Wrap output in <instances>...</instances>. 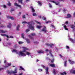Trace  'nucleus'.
I'll list each match as a JSON object with an SVG mask.
<instances>
[{"label":"nucleus","mask_w":75,"mask_h":75,"mask_svg":"<svg viewBox=\"0 0 75 75\" xmlns=\"http://www.w3.org/2000/svg\"><path fill=\"white\" fill-rule=\"evenodd\" d=\"M28 24L29 25V28L31 29V30H33V31H34V26L32 25V24H35L34 21H31L30 22H28Z\"/></svg>","instance_id":"nucleus-1"},{"label":"nucleus","mask_w":75,"mask_h":75,"mask_svg":"<svg viewBox=\"0 0 75 75\" xmlns=\"http://www.w3.org/2000/svg\"><path fill=\"white\" fill-rule=\"evenodd\" d=\"M23 50L21 52H19L21 56H26V54L24 53L23 52H26V50H28V49L27 48V47H23Z\"/></svg>","instance_id":"nucleus-2"},{"label":"nucleus","mask_w":75,"mask_h":75,"mask_svg":"<svg viewBox=\"0 0 75 75\" xmlns=\"http://www.w3.org/2000/svg\"><path fill=\"white\" fill-rule=\"evenodd\" d=\"M7 73L9 74H16L17 73V72L16 71H7Z\"/></svg>","instance_id":"nucleus-3"},{"label":"nucleus","mask_w":75,"mask_h":75,"mask_svg":"<svg viewBox=\"0 0 75 75\" xmlns=\"http://www.w3.org/2000/svg\"><path fill=\"white\" fill-rule=\"evenodd\" d=\"M41 31H44L45 33L47 32V28H46V27L44 26L43 27V28L41 30Z\"/></svg>","instance_id":"nucleus-4"},{"label":"nucleus","mask_w":75,"mask_h":75,"mask_svg":"<svg viewBox=\"0 0 75 75\" xmlns=\"http://www.w3.org/2000/svg\"><path fill=\"white\" fill-rule=\"evenodd\" d=\"M46 45H47V46H48V47L50 46V47L51 48H52V46H54V44H50L48 43H46Z\"/></svg>","instance_id":"nucleus-5"},{"label":"nucleus","mask_w":75,"mask_h":75,"mask_svg":"<svg viewBox=\"0 0 75 75\" xmlns=\"http://www.w3.org/2000/svg\"><path fill=\"white\" fill-rule=\"evenodd\" d=\"M7 18H8L9 19H11V20H14V17L11 16H7Z\"/></svg>","instance_id":"nucleus-6"},{"label":"nucleus","mask_w":75,"mask_h":75,"mask_svg":"<svg viewBox=\"0 0 75 75\" xmlns=\"http://www.w3.org/2000/svg\"><path fill=\"white\" fill-rule=\"evenodd\" d=\"M70 27L71 28H72L73 30H75V25H70Z\"/></svg>","instance_id":"nucleus-7"},{"label":"nucleus","mask_w":75,"mask_h":75,"mask_svg":"<svg viewBox=\"0 0 75 75\" xmlns=\"http://www.w3.org/2000/svg\"><path fill=\"white\" fill-rule=\"evenodd\" d=\"M7 27L9 28H11V23H9L8 24V25H7Z\"/></svg>","instance_id":"nucleus-8"},{"label":"nucleus","mask_w":75,"mask_h":75,"mask_svg":"<svg viewBox=\"0 0 75 75\" xmlns=\"http://www.w3.org/2000/svg\"><path fill=\"white\" fill-rule=\"evenodd\" d=\"M51 2L53 3H55V4H56V5H58V4H59V2H56L53 1H51Z\"/></svg>","instance_id":"nucleus-9"},{"label":"nucleus","mask_w":75,"mask_h":75,"mask_svg":"<svg viewBox=\"0 0 75 75\" xmlns=\"http://www.w3.org/2000/svg\"><path fill=\"white\" fill-rule=\"evenodd\" d=\"M48 67H47L46 68V74H48L49 72L48 71Z\"/></svg>","instance_id":"nucleus-10"},{"label":"nucleus","mask_w":75,"mask_h":75,"mask_svg":"<svg viewBox=\"0 0 75 75\" xmlns=\"http://www.w3.org/2000/svg\"><path fill=\"white\" fill-rule=\"evenodd\" d=\"M69 62H70V64L71 65H72V64H75V62L73 61L71 62V60H69Z\"/></svg>","instance_id":"nucleus-11"},{"label":"nucleus","mask_w":75,"mask_h":75,"mask_svg":"<svg viewBox=\"0 0 75 75\" xmlns=\"http://www.w3.org/2000/svg\"><path fill=\"white\" fill-rule=\"evenodd\" d=\"M28 36L31 40H34V38H33V36H31V35H28Z\"/></svg>","instance_id":"nucleus-12"},{"label":"nucleus","mask_w":75,"mask_h":75,"mask_svg":"<svg viewBox=\"0 0 75 75\" xmlns=\"http://www.w3.org/2000/svg\"><path fill=\"white\" fill-rule=\"evenodd\" d=\"M20 25H18L16 27V30L17 31H19V28H20Z\"/></svg>","instance_id":"nucleus-13"},{"label":"nucleus","mask_w":75,"mask_h":75,"mask_svg":"<svg viewBox=\"0 0 75 75\" xmlns=\"http://www.w3.org/2000/svg\"><path fill=\"white\" fill-rule=\"evenodd\" d=\"M38 3L39 6H42V3H41V2L40 1H38Z\"/></svg>","instance_id":"nucleus-14"},{"label":"nucleus","mask_w":75,"mask_h":75,"mask_svg":"<svg viewBox=\"0 0 75 75\" xmlns=\"http://www.w3.org/2000/svg\"><path fill=\"white\" fill-rule=\"evenodd\" d=\"M38 53L39 54H42V53H44V51L42 50H41L38 51Z\"/></svg>","instance_id":"nucleus-15"},{"label":"nucleus","mask_w":75,"mask_h":75,"mask_svg":"<svg viewBox=\"0 0 75 75\" xmlns=\"http://www.w3.org/2000/svg\"><path fill=\"white\" fill-rule=\"evenodd\" d=\"M67 60H66L65 61H64V67H67Z\"/></svg>","instance_id":"nucleus-16"},{"label":"nucleus","mask_w":75,"mask_h":75,"mask_svg":"<svg viewBox=\"0 0 75 75\" xmlns=\"http://www.w3.org/2000/svg\"><path fill=\"white\" fill-rule=\"evenodd\" d=\"M6 32H7V31L1 30H0V33H5Z\"/></svg>","instance_id":"nucleus-17"},{"label":"nucleus","mask_w":75,"mask_h":75,"mask_svg":"<svg viewBox=\"0 0 75 75\" xmlns=\"http://www.w3.org/2000/svg\"><path fill=\"white\" fill-rule=\"evenodd\" d=\"M55 64H50V66L51 67H52L53 68L55 67Z\"/></svg>","instance_id":"nucleus-18"},{"label":"nucleus","mask_w":75,"mask_h":75,"mask_svg":"<svg viewBox=\"0 0 75 75\" xmlns=\"http://www.w3.org/2000/svg\"><path fill=\"white\" fill-rule=\"evenodd\" d=\"M67 18H70V17H71V15L69 13L67 15Z\"/></svg>","instance_id":"nucleus-19"},{"label":"nucleus","mask_w":75,"mask_h":75,"mask_svg":"<svg viewBox=\"0 0 75 75\" xmlns=\"http://www.w3.org/2000/svg\"><path fill=\"white\" fill-rule=\"evenodd\" d=\"M26 41L27 43H28V44L30 43V40H29V39H26Z\"/></svg>","instance_id":"nucleus-20"},{"label":"nucleus","mask_w":75,"mask_h":75,"mask_svg":"<svg viewBox=\"0 0 75 75\" xmlns=\"http://www.w3.org/2000/svg\"><path fill=\"white\" fill-rule=\"evenodd\" d=\"M1 35L2 36H4L5 37H7L8 38V35H7L6 34H1Z\"/></svg>","instance_id":"nucleus-21"},{"label":"nucleus","mask_w":75,"mask_h":75,"mask_svg":"<svg viewBox=\"0 0 75 75\" xmlns=\"http://www.w3.org/2000/svg\"><path fill=\"white\" fill-rule=\"evenodd\" d=\"M67 25H65L63 26V27L65 30H68V29L67 28Z\"/></svg>","instance_id":"nucleus-22"},{"label":"nucleus","mask_w":75,"mask_h":75,"mask_svg":"<svg viewBox=\"0 0 75 75\" xmlns=\"http://www.w3.org/2000/svg\"><path fill=\"white\" fill-rule=\"evenodd\" d=\"M24 33H22L21 34V37L22 38H23L24 39Z\"/></svg>","instance_id":"nucleus-23"},{"label":"nucleus","mask_w":75,"mask_h":75,"mask_svg":"<svg viewBox=\"0 0 75 75\" xmlns=\"http://www.w3.org/2000/svg\"><path fill=\"white\" fill-rule=\"evenodd\" d=\"M18 3H20L21 4H23V0H18Z\"/></svg>","instance_id":"nucleus-24"},{"label":"nucleus","mask_w":75,"mask_h":75,"mask_svg":"<svg viewBox=\"0 0 75 75\" xmlns=\"http://www.w3.org/2000/svg\"><path fill=\"white\" fill-rule=\"evenodd\" d=\"M30 8H31V9L32 10V12H34V11H35V10L34 9V8H33V6H31L30 7Z\"/></svg>","instance_id":"nucleus-25"},{"label":"nucleus","mask_w":75,"mask_h":75,"mask_svg":"<svg viewBox=\"0 0 75 75\" xmlns=\"http://www.w3.org/2000/svg\"><path fill=\"white\" fill-rule=\"evenodd\" d=\"M41 27H42V26H40V25L37 26V28H38L39 29H40V28H41Z\"/></svg>","instance_id":"nucleus-26"},{"label":"nucleus","mask_w":75,"mask_h":75,"mask_svg":"<svg viewBox=\"0 0 75 75\" xmlns=\"http://www.w3.org/2000/svg\"><path fill=\"white\" fill-rule=\"evenodd\" d=\"M49 7H50V8H52V5H51V4L50 3H49Z\"/></svg>","instance_id":"nucleus-27"},{"label":"nucleus","mask_w":75,"mask_h":75,"mask_svg":"<svg viewBox=\"0 0 75 75\" xmlns=\"http://www.w3.org/2000/svg\"><path fill=\"white\" fill-rule=\"evenodd\" d=\"M51 26L52 28H54V30H55V26L53 25H51Z\"/></svg>","instance_id":"nucleus-28"},{"label":"nucleus","mask_w":75,"mask_h":75,"mask_svg":"<svg viewBox=\"0 0 75 75\" xmlns=\"http://www.w3.org/2000/svg\"><path fill=\"white\" fill-rule=\"evenodd\" d=\"M31 35H32V36H35V33H31Z\"/></svg>","instance_id":"nucleus-29"},{"label":"nucleus","mask_w":75,"mask_h":75,"mask_svg":"<svg viewBox=\"0 0 75 75\" xmlns=\"http://www.w3.org/2000/svg\"><path fill=\"white\" fill-rule=\"evenodd\" d=\"M20 68L21 70H24V69L21 66H20Z\"/></svg>","instance_id":"nucleus-30"},{"label":"nucleus","mask_w":75,"mask_h":75,"mask_svg":"<svg viewBox=\"0 0 75 75\" xmlns=\"http://www.w3.org/2000/svg\"><path fill=\"white\" fill-rule=\"evenodd\" d=\"M22 24H28V23H27V22L26 21H23V22H22Z\"/></svg>","instance_id":"nucleus-31"},{"label":"nucleus","mask_w":75,"mask_h":75,"mask_svg":"<svg viewBox=\"0 0 75 75\" xmlns=\"http://www.w3.org/2000/svg\"><path fill=\"white\" fill-rule=\"evenodd\" d=\"M18 42L19 44H23V42H20V41L19 42Z\"/></svg>","instance_id":"nucleus-32"},{"label":"nucleus","mask_w":75,"mask_h":75,"mask_svg":"<svg viewBox=\"0 0 75 75\" xmlns=\"http://www.w3.org/2000/svg\"><path fill=\"white\" fill-rule=\"evenodd\" d=\"M14 11V8H12L11 10V13H12V11Z\"/></svg>","instance_id":"nucleus-33"},{"label":"nucleus","mask_w":75,"mask_h":75,"mask_svg":"<svg viewBox=\"0 0 75 75\" xmlns=\"http://www.w3.org/2000/svg\"><path fill=\"white\" fill-rule=\"evenodd\" d=\"M42 20H44L46 21V18H45V17H42Z\"/></svg>","instance_id":"nucleus-34"},{"label":"nucleus","mask_w":75,"mask_h":75,"mask_svg":"<svg viewBox=\"0 0 75 75\" xmlns=\"http://www.w3.org/2000/svg\"><path fill=\"white\" fill-rule=\"evenodd\" d=\"M54 61V59H52L51 62V63H53Z\"/></svg>","instance_id":"nucleus-35"},{"label":"nucleus","mask_w":75,"mask_h":75,"mask_svg":"<svg viewBox=\"0 0 75 75\" xmlns=\"http://www.w3.org/2000/svg\"><path fill=\"white\" fill-rule=\"evenodd\" d=\"M38 71H39V72H41V71H42V69H39L38 70Z\"/></svg>","instance_id":"nucleus-36"},{"label":"nucleus","mask_w":75,"mask_h":75,"mask_svg":"<svg viewBox=\"0 0 75 75\" xmlns=\"http://www.w3.org/2000/svg\"><path fill=\"white\" fill-rule=\"evenodd\" d=\"M30 30L28 29H26L25 30V32L26 33H28V31H30Z\"/></svg>","instance_id":"nucleus-37"},{"label":"nucleus","mask_w":75,"mask_h":75,"mask_svg":"<svg viewBox=\"0 0 75 75\" xmlns=\"http://www.w3.org/2000/svg\"><path fill=\"white\" fill-rule=\"evenodd\" d=\"M8 6H11V4L10 3V2H8Z\"/></svg>","instance_id":"nucleus-38"},{"label":"nucleus","mask_w":75,"mask_h":75,"mask_svg":"<svg viewBox=\"0 0 75 75\" xmlns=\"http://www.w3.org/2000/svg\"><path fill=\"white\" fill-rule=\"evenodd\" d=\"M33 16H36L37 14H36V13H33Z\"/></svg>","instance_id":"nucleus-39"},{"label":"nucleus","mask_w":75,"mask_h":75,"mask_svg":"<svg viewBox=\"0 0 75 75\" xmlns=\"http://www.w3.org/2000/svg\"><path fill=\"white\" fill-rule=\"evenodd\" d=\"M31 53H29L28 52H26V55H29Z\"/></svg>","instance_id":"nucleus-40"},{"label":"nucleus","mask_w":75,"mask_h":75,"mask_svg":"<svg viewBox=\"0 0 75 75\" xmlns=\"http://www.w3.org/2000/svg\"><path fill=\"white\" fill-rule=\"evenodd\" d=\"M14 71H15L16 72H17V68H16L15 69Z\"/></svg>","instance_id":"nucleus-41"},{"label":"nucleus","mask_w":75,"mask_h":75,"mask_svg":"<svg viewBox=\"0 0 75 75\" xmlns=\"http://www.w3.org/2000/svg\"><path fill=\"white\" fill-rule=\"evenodd\" d=\"M41 67H42V68H45V66H44V65H41Z\"/></svg>","instance_id":"nucleus-42"},{"label":"nucleus","mask_w":75,"mask_h":75,"mask_svg":"<svg viewBox=\"0 0 75 75\" xmlns=\"http://www.w3.org/2000/svg\"><path fill=\"white\" fill-rule=\"evenodd\" d=\"M14 38V37H13V36H10L9 37L10 38Z\"/></svg>","instance_id":"nucleus-43"},{"label":"nucleus","mask_w":75,"mask_h":75,"mask_svg":"<svg viewBox=\"0 0 75 75\" xmlns=\"http://www.w3.org/2000/svg\"><path fill=\"white\" fill-rule=\"evenodd\" d=\"M14 47L15 48H17V45H14Z\"/></svg>","instance_id":"nucleus-44"},{"label":"nucleus","mask_w":75,"mask_h":75,"mask_svg":"<svg viewBox=\"0 0 75 75\" xmlns=\"http://www.w3.org/2000/svg\"><path fill=\"white\" fill-rule=\"evenodd\" d=\"M7 38L6 39V41H8V40H9V36H8V38L7 37Z\"/></svg>","instance_id":"nucleus-45"},{"label":"nucleus","mask_w":75,"mask_h":75,"mask_svg":"<svg viewBox=\"0 0 75 75\" xmlns=\"http://www.w3.org/2000/svg\"><path fill=\"white\" fill-rule=\"evenodd\" d=\"M35 21L36 23H37V24H40V23L37 21Z\"/></svg>","instance_id":"nucleus-46"},{"label":"nucleus","mask_w":75,"mask_h":75,"mask_svg":"<svg viewBox=\"0 0 75 75\" xmlns=\"http://www.w3.org/2000/svg\"><path fill=\"white\" fill-rule=\"evenodd\" d=\"M66 48H67V49H69V47L68 46H66Z\"/></svg>","instance_id":"nucleus-47"},{"label":"nucleus","mask_w":75,"mask_h":75,"mask_svg":"<svg viewBox=\"0 0 75 75\" xmlns=\"http://www.w3.org/2000/svg\"><path fill=\"white\" fill-rule=\"evenodd\" d=\"M34 44H38V42L36 41L35 42H34Z\"/></svg>","instance_id":"nucleus-48"},{"label":"nucleus","mask_w":75,"mask_h":75,"mask_svg":"<svg viewBox=\"0 0 75 75\" xmlns=\"http://www.w3.org/2000/svg\"><path fill=\"white\" fill-rule=\"evenodd\" d=\"M13 52H16V51H17V50H13V51H12V52H13Z\"/></svg>","instance_id":"nucleus-49"},{"label":"nucleus","mask_w":75,"mask_h":75,"mask_svg":"<svg viewBox=\"0 0 75 75\" xmlns=\"http://www.w3.org/2000/svg\"><path fill=\"white\" fill-rule=\"evenodd\" d=\"M4 63H5V64H6V63H7V61L6 60H4Z\"/></svg>","instance_id":"nucleus-50"},{"label":"nucleus","mask_w":75,"mask_h":75,"mask_svg":"<svg viewBox=\"0 0 75 75\" xmlns=\"http://www.w3.org/2000/svg\"><path fill=\"white\" fill-rule=\"evenodd\" d=\"M51 23V21H47V22H46V24H47V23Z\"/></svg>","instance_id":"nucleus-51"},{"label":"nucleus","mask_w":75,"mask_h":75,"mask_svg":"<svg viewBox=\"0 0 75 75\" xmlns=\"http://www.w3.org/2000/svg\"><path fill=\"white\" fill-rule=\"evenodd\" d=\"M22 17L23 18H25V15H24Z\"/></svg>","instance_id":"nucleus-52"},{"label":"nucleus","mask_w":75,"mask_h":75,"mask_svg":"<svg viewBox=\"0 0 75 75\" xmlns=\"http://www.w3.org/2000/svg\"><path fill=\"white\" fill-rule=\"evenodd\" d=\"M53 74H54V75L56 74V73H55V71L54 70L53 71Z\"/></svg>","instance_id":"nucleus-53"},{"label":"nucleus","mask_w":75,"mask_h":75,"mask_svg":"<svg viewBox=\"0 0 75 75\" xmlns=\"http://www.w3.org/2000/svg\"><path fill=\"white\" fill-rule=\"evenodd\" d=\"M8 66H10L11 65V63H8Z\"/></svg>","instance_id":"nucleus-54"},{"label":"nucleus","mask_w":75,"mask_h":75,"mask_svg":"<svg viewBox=\"0 0 75 75\" xmlns=\"http://www.w3.org/2000/svg\"><path fill=\"white\" fill-rule=\"evenodd\" d=\"M17 5H18V4H17V3H15V6H17Z\"/></svg>","instance_id":"nucleus-55"},{"label":"nucleus","mask_w":75,"mask_h":75,"mask_svg":"<svg viewBox=\"0 0 75 75\" xmlns=\"http://www.w3.org/2000/svg\"><path fill=\"white\" fill-rule=\"evenodd\" d=\"M63 11L64 13H65V11H66V10L64 8Z\"/></svg>","instance_id":"nucleus-56"},{"label":"nucleus","mask_w":75,"mask_h":75,"mask_svg":"<svg viewBox=\"0 0 75 75\" xmlns=\"http://www.w3.org/2000/svg\"><path fill=\"white\" fill-rule=\"evenodd\" d=\"M17 7H21V6L20 5H17Z\"/></svg>","instance_id":"nucleus-57"},{"label":"nucleus","mask_w":75,"mask_h":75,"mask_svg":"<svg viewBox=\"0 0 75 75\" xmlns=\"http://www.w3.org/2000/svg\"><path fill=\"white\" fill-rule=\"evenodd\" d=\"M8 45H11V43H8Z\"/></svg>","instance_id":"nucleus-58"},{"label":"nucleus","mask_w":75,"mask_h":75,"mask_svg":"<svg viewBox=\"0 0 75 75\" xmlns=\"http://www.w3.org/2000/svg\"><path fill=\"white\" fill-rule=\"evenodd\" d=\"M45 51H46V52H48V51H49V50L48 49H46Z\"/></svg>","instance_id":"nucleus-59"},{"label":"nucleus","mask_w":75,"mask_h":75,"mask_svg":"<svg viewBox=\"0 0 75 75\" xmlns=\"http://www.w3.org/2000/svg\"><path fill=\"white\" fill-rule=\"evenodd\" d=\"M4 68H8V66H4Z\"/></svg>","instance_id":"nucleus-60"},{"label":"nucleus","mask_w":75,"mask_h":75,"mask_svg":"<svg viewBox=\"0 0 75 75\" xmlns=\"http://www.w3.org/2000/svg\"><path fill=\"white\" fill-rule=\"evenodd\" d=\"M66 24H68V21H66L65 22Z\"/></svg>","instance_id":"nucleus-61"},{"label":"nucleus","mask_w":75,"mask_h":75,"mask_svg":"<svg viewBox=\"0 0 75 75\" xmlns=\"http://www.w3.org/2000/svg\"><path fill=\"white\" fill-rule=\"evenodd\" d=\"M73 16L74 17H75V12L73 13Z\"/></svg>","instance_id":"nucleus-62"},{"label":"nucleus","mask_w":75,"mask_h":75,"mask_svg":"<svg viewBox=\"0 0 75 75\" xmlns=\"http://www.w3.org/2000/svg\"><path fill=\"white\" fill-rule=\"evenodd\" d=\"M21 14V12H19V14L18 15V16H20V15Z\"/></svg>","instance_id":"nucleus-63"},{"label":"nucleus","mask_w":75,"mask_h":75,"mask_svg":"<svg viewBox=\"0 0 75 75\" xmlns=\"http://www.w3.org/2000/svg\"><path fill=\"white\" fill-rule=\"evenodd\" d=\"M4 8H6V6L5 5H4Z\"/></svg>","instance_id":"nucleus-64"}]
</instances>
